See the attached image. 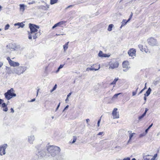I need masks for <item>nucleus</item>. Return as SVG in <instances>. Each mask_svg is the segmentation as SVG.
Returning <instances> with one entry per match:
<instances>
[{
    "mask_svg": "<svg viewBox=\"0 0 160 160\" xmlns=\"http://www.w3.org/2000/svg\"><path fill=\"white\" fill-rule=\"evenodd\" d=\"M29 27L30 32H28L29 39L31 40L32 37L33 39H35L41 35L40 31H38V30L39 28V26L29 23Z\"/></svg>",
    "mask_w": 160,
    "mask_h": 160,
    "instance_id": "obj_1",
    "label": "nucleus"
},
{
    "mask_svg": "<svg viewBox=\"0 0 160 160\" xmlns=\"http://www.w3.org/2000/svg\"><path fill=\"white\" fill-rule=\"evenodd\" d=\"M48 152L51 155L54 157L58 155L60 153L61 149L59 147L55 146H50L47 148Z\"/></svg>",
    "mask_w": 160,
    "mask_h": 160,
    "instance_id": "obj_2",
    "label": "nucleus"
},
{
    "mask_svg": "<svg viewBox=\"0 0 160 160\" xmlns=\"http://www.w3.org/2000/svg\"><path fill=\"white\" fill-rule=\"evenodd\" d=\"M26 67L24 66H20L18 67L14 68L12 71H10L8 73L9 74L12 73L20 75L23 74L26 71Z\"/></svg>",
    "mask_w": 160,
    "mask_h": 160,
    "instance_id": "obj_3",
    "label": "nucleus"
},
{
    "mask_svg": "<svg viewBox=\"0 0 160 160\" xmlns=\"http://www.w3.org/2000/svg\"><path fill=\"white\" fill-rule=\"evenodd\" d=\"M14 91L12 88L8 90L4 94L5 98L7 100L10 99L12 97H16V94L14 93Z\"/></svg>",
    "mask_w": 160,
    "mask_h": 160,
    "instance_id": "obj_4",
    "label": "nucleus"
},
{
    "mask_svg": "<svg viewBox=\"0 0 160 160\" xmlns=\"http://www.w3.org/2000/svg\"><path fill=\"white\" fill-rule=\"evenodd\" d=\"M108 65L109 69H114L118 67L119 63L118 61L112 60L109 62Z\"/></svg>",
    "mask_w": 160,
    "mask_h": 160,
    "instance_id": "obj_5",
    "label": "nucleus"
},
{
    "mask_svg": "<svg viewBox=\"0 0 160 160\" xmlns=\"http://www.w3.org/2000/svg\"><path fill=\"white\" fill-rule=\"evenodd\" d=\"M147 41L148 44L151 46H154L157 44V40L153 38L152 37L148 38Z\"/></svg>",
    "mask_w": 160,
    "mask_h": 160,
    "instance_id": "obj_6",
    "label": "nucleus"
},
{
    "mask_svg": "<svg viewBox=\"0 0 160 160\" xmlns=\"http://www.w3.org/2000/svg\"><path fill=\"white\" fill-rule=\"evenodd\" d=\"M122 66L124 68L123 71L124 72H127L130 68V67L129 66V62L127 61H125L123 62Z\"/></svg>",
    "mask_w": 160,
    "mask_h": 160,
    "instance_id": "obj_7",
    "label": "nucleus"
},
{
    "mask_svg": "<svg viewBox=\"0 0 160 160\" xmlns=\"http://www.w3.org/2000/svg\"><path fill=\"white\" fill-rule=\"evenodd\" d=\"M7 147V144H4L0 146V154L2 155L5 154V149Z\"/></svg>",
    "mask_w": 160,
    "mask_h": 160,
    "instance_id": "obj_8",
    "label": "nucleus"
},
{
    "mask_svg": "<svg viewBox=\"0 0 160 160\" xmlns=\"http://www.w3.org/2000/svg\"><path fill=\"white\" fill-rule=\"evenodd\" d=\"M117 108H114L112 111V115L113 119L118 118H119V113L117 112Z\"/></svg>",
    "mask_w": 160,
    "mask_h": 160,
    "instance_id": "obj_9",
    "label": "nucleus"
},
{
    "mask_svg": "<svg viewBox=\"0 0 160 160\" xmlns=\"http://www.w3.org/2000/svg\"><path fill=\"white\" fill-rule=\"evenodd\" d=\"M136 50L134 48L130 49L128 52V53L130 56L134 57L136 56Z\"/></svg>",
    "mask_w": 160,
    "mask_h": 160,
    "instance_id": "obj_10",
    "label": "nucleus"
},
{
    "mask_svg": "<svg viewBox=\"0 0 160 160\" xmlns=\"http://www.w3.org/2000/svg\"><path fill=\"white\" fill-rule=\"evenodd\" d=\"M35 139V138L34 135H30L28 137V142L29 143L32 144Z\"/></svg>",
    "mask_w": 160,
    "mask_h": 160,
    "instance_id": "obj_11",
    "label": "nucleus"
},
{
    "mask_svg": "<svg viewBox=\"0 0 160 160\" xmlns=\"http://www.w3.org/2000/svg\"><path fill=\"white\" fill-rule=\"evenodd\" d=\"M98 56L99 57L102 58H106V57H110V55L106 54L103 53V52L102 51H100L99 52L98 54Z\"/></svg>",
    "mask_w": 160,
    "mask_h": 160,
    "instance_id": "obj_12",
    "label": "nucleus"
},
{
    "mask_svg": "<svg viewBox=\"0 0 160 160\" xmlns=\"http://www.w3.org/2000/svg\"><path fill=\"white\" fill-rule=\"evenodd\" d=\"M7 48L8 49H12V50H15L16 48V47L15 45L10 44L7 46Z\"/></svg>",
    "mask_w": 160,
    "mask_h": 160,
    "instance_id": "obj_13",
    "label": "nucleus"
},
{
    "mask_svg": "<svg viewBox=\"0 0 160 160\" xmlns=\"http://www.w3.org/2000/svg\"><path fill=\"white\" fill-rule=\"evenodd\" d=\"M66 22L65 21H60L56 24H55L52 27V28L53 29L54 28L58 27V26H60L61 25L64 24Z\"/></svg>",
    "mask_w": 160,
    "mask_h": 160,
    "instance_id": "obj_14",
    "label": "nucleus"
},
{
    "mask_svg": "<svg viewBox=\"0 0 160 160\" xmlns=\"http://www.w3.org/2000/svg\"><path fill=\"white\" fill-rule=\"evenodd\" d=\"M10 65L11 66L13 67L18 66L20 64L19 62H15L13 61H12L9 63Z\"/></svg>",
    "mask_w": 160,
    "mask_h": 160,
    "instance_id": "obj_15",
    "label": "nucleus"
},
{
    "mask_svg": "<svg viewBox=\"0 0 160 160\" xmlns=\"http://www.w3.org/2000/svg\"><path fill=\"white\" fill-rule=\"evenodd\" d=\"M128 132L129 133V139L128 142V143H129L131 141L132 138L136 134L135 133H131V131H128Z\"/></svg>",
    "mask_w": 160,
    "mask_h": 160,
    "instance_id": "obj_16",
    "label": "nucleus"
},
{
    "mask_svg": "<svg viewBox=\"0 0 160 160\" xmlns=\"http://www.w3.org/2000/svg\"><path fill=\"white\" fill-rule=\"evenodd\" d=\"M100 68V67L98 66V68H94V66H91L90 68H87L86 69V71H97Z\"/></svg>",
    "mask_w": 160,
    "mask_h": 160,
    "instance_id": "obj_17",
    "label": "nucleus"
},
{
    "mask_svg": "<svg viewBox=\"0 0 160 160\" xmlns=\"http://www.w3.org/2000/svg\"><path fill=\"white\" fill-rule=\"evenodd\" d=\"M19 6L20 11L23 12L25 10V7H26L27 6L24 4H20Z\"/></svg>",
    "mask_w": 160,
    "mask_h": 160,
    "instance_id": "obj_18",
    "label": "nucleus"
},
{
    "mask_svg": "<svg viewBox=\"0 0 160 160\" xmlns=\"http://www.w3.org/2000/svg\"><path fill=\"white\" fill-rule=\"evenodd\" d=\"M14 25L15 26H18V28H19L20 27L22 28L25 25L23 22H18L14 24Z\"/></svg>",
    "mask_w": 160,
    "mask_h": 160,
    "instance_id": "obj_19",
    "label": "nucleus"
},
{
    "mask_svg": "<svg viewBox=\"0 0 160 160\" xmlns=\"http://www.w3.org/2000/svg\"><path fill=\"white\" fill-rule=\"evenodd\" d=\"M151 89L150 88H149L148 90L146 91V92L144 94V96H148L149 94H150V93H151Z\"/></svg>",
    "mask_w": 160,
    "mask_h": 160,
    "instance_id": "obj_20",
    "label": "nucleus"
},
{
    "mask_svg": "<svg viewBox=\"0 0 160 160\" xmlns=\"http://www.w3.org/2000/svg\"><path fill=\"white\" fill-rule=\"evenodd\" d=\"M122 94V93H117L115 94L112 98V100H114L116 99H117L118 97V96L119 95L121 94Z\"/></svg>",
    "mask_w": 160,
    "mask_h": 160,
    "instance_id": "obj_21",
    "label": "nucleus"
},
{
    "mask_svg": "<svg viewBox=\"0 0 160 160\" xmlns=\"http://www.w3.org/2000/svg\"><path fill=\"white\" fill-rule=\"evenodd\" d=\"M69 42H66L65 45L63 46V48L64 49V52H65L66 50L68 49V44Z\"/></svg>",
    "mask_w": 160,
    "mask_h": 160,
    "instance_id": "obj_22",
    "label": "nucleus"
},
{
    "mask_svg": "<svg viewBox=\"0 0 160 160\" xmlns=\"http://www.w3.org/2000/svg\"><path fill=\"white\" fill-rule=\"evenodd\" d=\"M39 154L41 156L43 157L45 155L46 152L43 150L40 151L39 152Z\"/></svg>",
    "mask_w": 160,
    "mask_h": 160,
    "instance_id": "obj_23",
    "label": "nucleus"
},
{
    "mask_svg": "<svg viewBox=\"0 0 160 160\" xmlns=\"http://www.w3.org/2000/svg\"><path fill=\"white\" fill-rule=\"evenodd\" d=\"M113 26V25L112 24H110L109 25L108 28V30L109 31H111L112 30V28Z\"/></svg>",
    "mask_w": 160,
    "mask_h": 160,
    "instance_id": "obj_24",
    "label": "nucleus"
},
{
    "mask_svg": "<svg viewBox=\"0 0 160 160\" xmlns=\"http://www.w3.org/2000/svg\"><path fill=\"white\" fill-rule=\"evenodd\" d=\"M143 51L146 53H150V51L148 50V49L147 48V47H145L144 48H143Z\"/></svg>",
    "mask_w": 160,
    "mask_h": 160,
    "instance_id": "obj_25",
    "label": "nucleus"
},
{
    "mask_svg": "<svg viewBox=\"0 0 160 160\" xmlns=\"http://www.w3.org/2000/svg\"><path fill=\"white\" fill-rule=\"evenodd\" d=\"M58 0H50V3L51 5H53L57 2Z\"/></svg>",
    "mask_w": 160,
    "mask_h": 160,
    "instance_id": "obj_26",
    "label": "nucleus"
},
{
    "mask_svg": "<svg viewBox=\"0 0 160 160\" xmlns=\"http://www.w3.org/2000/svg\"><path fill=\"white\" fill-rule=\"evenodd\" d=\"M151 156L149 155L144 156L143 157V159L144 160H149L150 158L149 157H150Z\"/></svg>",
    "mask_w": 160,
    "mask_h": 160,
    "instance_id": "obj_27",
    "label": "nucleus"
},
{
    "mask_svg": "<svg viewBox=\"0 0 160 160\" xmlns=\"http://www.w3.org/2000/svg\"><path fill=\"white\" fill-rule=\"evenodd\" d=\"M118 78H115L113 81L111 83V84H115L116 82L118 81Z\"/></svg>",
    "mask_w": 160,
    "mask_h": 160,
    "instance_id": "obj_28",
    "label": "nucleus"
},
{
    "mask_svg": "<svg viewBox=\"0 0 160 160\" xmlns=\"http://www.w3.org/2000/svg\"><path fill=\"white\" fill-rule=\"evenodd\" d=\"M127 23L126 19H123L121 22V24L124 26Z\"/></svg>",
    "mask_w": 160,
    "mask_h": 160,
    "instance_id": "obj_29",
    "label": "nucleus"
},
{
    "mask_svg": "<svg viewBox=\"0 0 160 160\" xmlns=\"http://www.w3.org/2000/svg\"><path fill=\"white\" fill-rule=\"evenodd\" d=\"M146 115L145 113H143L142 115L139 116L138 118V119L139 120H141Z\"/></svg>",
    "mask_w": 160,
    "mask_h": 160,
    "instance_id": "obj_30",
    "label": "nucleus"
},
{
    "mask_svg": "<svg viewBox=\"0 0 160 160\" xmlns=\"http://www.w3.org/2000/svg\"><path fill=\"white\" fill-rule=\"evenodd\" d=\"M138 48H139L140 49V50L142 51V52H143V46L142 45H141V44H139L138 45Z\"/></svg>",
    "mask_w": 160,
    "mask_h": 160,
    "instance_id": "obj_31",
    "label": "nucleus"
},
{
    "mask_svg": "<svg viewBox=\"0 0 160 160\" xmlns=\"http://www.w3.org/2000/svg\"><path fill=\"white\" fill-rule=\"evenodd\" d=\"M152 123L149 126V127L146 130H145V132L146 133H147L148 132L149 129L152 126Z\"/></svg>",
    "mask_w": 160,
    "mask_h": 160,
    "instance_id": "obj_32",
    "label": "nucleus"
},
{
    "mask_svg": "<svg viewBox=\"0 0 160 160\" xmlns=\"http://www.w3.org/2000/svg\"><path fill=\"white\" fill-rule=\"evenodd\" d=\"M77 140V137L75 136H74L73 137V141L72 142V143H74Z\"/></svg>",
    "mask_w": 160,
    "mask_h": 160,
    "instance_id": "obj_33",
    "label": "nucleus"
},
{
    "mask_svg": "<svg viewBox=\"0 0 160 160\" xmlns=\"http://www.w3.org/2000/svg\"><path fill=\"white\" fill-rule=\"evenodd\" d=\"M57 87V85L56 84H55L54 87H53V88L50 91L51 92H52L53 91H54L56 88Z\"/></svg>",
    "mask_w": 160,
    "mask_h": 160,
    "instance_id": "obj_34",
    "label": "nucleus"
},
{
    "mask_svg": "<svg viewBox=\"0 0 160 160\" xmlns=\"http://www.w3.org/2000/svg\"><path fill=\"white\" fill-rule=\"evenodd\" d=\"M2 108H4L5 107H7V105L5 103H2Z\"/></svg>",
    "mask_w": 160,
    "mask_h": 160,
    "instance_id": "obj_35",
    "label": "nucleus"
},
{
    "mask_svg": "<svg viewBox=\"0 0 160 160\" xmlns=\"http://www.w3.org/2000/svg\"><path fill=\"white\" fill-rule=\"evenodd\" d=\"M93 66H94V68H98V66H99L100 67V65H98V64L93 65Z\"/></svg>",
    "mask_w": 160,
    "mask_h": 160,
    "instance_id": "obj_36",
    "label": "nucleus"
},
{
    "mask_svg": "<svg viewBox=\"0 0 160 160\" xmlns=\"http://www.w3.org/2000/svg\"><path fill=\"white\" fill-rule=\"evenodd\" d=\"M2 110L4 112H7L8 110V108L7 107H5L4 108H2Z\"/></svg>",
    "mask_w": 160,
    "mask_h": 160,
    "instance_id": "obj_37",
    "label": "nucleus"
},
{
    "mask_svg": "<svg viewBox=\"0 0 160 160\" xmlns=\"http://www.w3.org/2000/svg\"><path fill=\"white\" fill-rule=\"evenodd\" d=\"M9 24H7V25H6L5 27V30H8L9 28Z\"/></svg>",
    "mask_w": 160,
    "mask_h": 160,
    "instance_id": "obj_38",
    "label": "nucleus"
},
{
    "mask_svg": "<svg viewBox=\"0 0 160 160\" xmlns=\"http://www.w3.org/2000/svg\"><path fill=\"white\" fill-rule=\"evenodd\" d=\"M7 59L8 60L9 64L12 61L10 59V57H7Z\"/></svg>",
    "mask_w": 160,
    "mask_h": 160,
    "instance_id": "obj_39",
    "label": "nucleus"
},
{
    "mask_svg": "<svg viewBox=\"0 0 160 160\" xmlns=\"http://www.w3.org/2000/svg\"><path fill=\"white\" fill-rule=\"evenodd\" d=\"M147 133H142V134H141L140 135H139V137L141 138V137H142L143 136H144Z\"/></svg>",
    "mask_w": 160,
    "mask_h": 160,
    "instance_id": "obj_40",
    "label": "nucleus"
},
{
    "mask_svg": "<svg viewBox=\"0 0 160 160\" xmlns=\"http://www.w3.org/2000/svg\"><path fill=\"white\" fill-rule=\"evenodd\" d=\"M102 117V116H101L100 117V119L98 121V127H99V126L100 123V121H101V118Z\"/></svg>",
    "mask_w": 160,
    "mask_h": 160,
    "instance_id": "obj_41",
    "label": "nucleus"
},
{
    "mask_svg": "<svg viewBox=\"0 0 160 160\" xmlns=\"http://www.w3.org/2000/svg\"><path fill=\"white\" fill-rule=\"evenodd\" d=\"M137 93L136 91H133L132 92V96H134L136 95Z\"/></svg>",
    "mask_w": 160,
    "mask_h": 160,
    "instance_id": "obj_42",
    "label": "nucleus"
},
{
    "mask_svg": "<svg viewBox=\"0 0 160 160\" xmlns=\"http://www.w3.org/2000/svg\"><path fill=\"white\" fill-rule=\"evenodd\" d=\"M63 66H64V65H63V64L60 65L58 68H59V69H60L62 68L63 67Z\"/></svg>",
    "mask_w": 160,
    "mask_h": 160,
    "instance_id": "obj_43",
    "label": "nucleus"
},
{
    "mask_svg": "<svg viewBox=\"0 0 160 160\" xmlns=\"http://www.w3.org/2000/svg\"><path fill=\"white\" fill-rule=\"evenodd\" d=\"M35 3V1H32L31 2H28V4H33Z\"/></svg>",
    "mask_w": 160,
    "mask_h": 160,
    "instance_id": "obj_44",
    "label": "nucleus"
},
{
    "mask_svg": "<svg viewBox=\"0 0 160 160\" xmlns=\"http://www.w3.org/2000/svg\"><path fill=\"white\" fill-rule=\"evenodd\" d=\"M130 160V159L129 158H124L123 159V160Z\"/></svg>",
    "mask_w": 160,
    "mask_h": 160,
    "instance_id": "obj_45",
    "label": "nucleus"
},
{
    "mask_svg": "<svg viewBox=\"0 0 160 160\" xmlns=\"http://www.w3.org/2000/svg\"><path fill=\"white\" fill-rule=\"evenodd\" d=\"M69 107V106L68 105H67L66 107L65 108H64V109L63 110V111H64L65 110L68 109V108Z\"/></svg>",
    "mask_w": 160,
    "mask_h": 160,
    "instance_id": "obj_46",
    "label": "nucleus"
},
{
    "mask_svg": "<svg viewBox=\"0 0 160 160\" xmlns=\"http://www.w3.org/2000/svg\"><path fill=\"white\" fill-rule=\"evenodd\" d=\"M11 112H12V113H13L14 112V111L13 109L12 108H11Z\"/></svg>",
    "mask_w": 160,
    "mask_h": 160,
    "instance_id": "obj_47",
    "label": "nucleus"
},
{
    "mask_svg": "<svg viewBox=\"0 0 160 160\" xmlns=\"http://www.w3.org/2000/svg\"><path fill=\"white\" fill-rule=\"evenodd\" d=\"M60 103H59L58 105V107H57V108L56 109V111H57L58 110V108H59V107L60 106Z\"/></svg>",
    "mask_w": 160,
    "mask_h": 160,
    "instance_id": "obj_48",
    "label": "nucleus"
},
{
    "mask_svg": "<svg viewBox=\"0 0 160 160\" xmlns=\"http://www.w3.org/2000/svg\"><path fill=\"white\" fill-rule=\"evenodd\" d=\"M72 92H70L69 93L67 96V97L68 98L72 94Z\"/></svg>",
    "mask_w": 160,
    "mask_h": 160,
    "instance_id": "obj_49",
    "label": "nucleus"
},
{
    "mask_svg": "<svg viewBox=\"0 0 160 160\" xmlns=\"http://www.w3.org/2000/svg\"><path fill=\"white\" fill-rule=\"evenodd\" d=\"M103 133V132H100L98 134V135H102Z\"/></svg>",
    "mask_w": 160,
    "mask_h": 160,
    "instance_id": "obj_50",
    "label": "nucleus"
},
{
    "mask_svg": "<svg viewBox=\"0 0 160 160\" xmlns=\"http://www.w3.org/2000/svg\"><path fill=\"white\" fill-rule=\"evenodd\" d=\"M148 109L147 108H146L145 111L144 113H145V114H146V112L148 111Z\"/></svg>",
    "mask_w": 160,
    "mask_h": 160,
    "instance_id": "obj_51",
    "label": "nucleus"
},
{
    "mask_svg": "<svg viewBox=\"0 0 160 160\" xmlns=\"http://www.w3.org/2000/svg\"><path fill=\"white\" fill-rule=\"evenodd\" d=\"M3 65V63L2 62H0V68Z\"/></svg>",
    "mask_w": 160,
    "mask_h": 160,
    "instance_id": "obj_52",
    "label": "nucleus"
},
{
    "mask_svg": "<svg viewBox=\"0 0 160 160\" xmlns=\"http://www.w3.org/2000/svg\"><path fill=\"white\" fill-rule=\"evenodd\" d=\"M86 122L87 123H88V124H89L88 123V122H89L90 120L89 119H87L86 120Z\"/></svg>",
    "mask_w": 160,
    "mask_h": 160,
    "instance_id": "obj_53",
    "label": "nucleus"
},
{
    "mask_svg": "<svg viewBox=\"0 0 160 160\" xmlns=\"http://www.w3.org/2000/svg\"><path fill=\"white\" fill-rule=\"evenodd\" d=\"M144 91V89H142V90L139 92V93H138V95H139V94H141L142 92Z\"/></svg>",
    "mask_w": 160,
    "mask_h": 160,
    "instance_id": "obj_54",
    "label": "nucleus"
},
{
    "mask_svg": "<svg viewBox=\"0 0 160 160\" xmlns=\"http://www.w3.org/2000/svg\"><path fill=\"white\" fill-rule=\"evenodd\" d=\"M132 15H133V13L132 12L131 13L130 15V16L129 18H131L132 17Z\"/></svg>",
    "mask_w": 160,
    "mask_h": 160,
    "instance_id": "obj_55",
    "label": "nucleus"
},
{
    "mask_svg": "<svg viewBox=\"0 0 160 160\" xmlns=\"http://www.w3.org/2000/svg\"><path fill=\"white\" fill-rule=\"evenodd\" d=\"M35 98H34V99H33L31 100L30 102H32L34 101H35Z\"/></svg>",
    "mask_w": 160,
    "mask_h": 160,
    "instance_id": "obj_56",
    "label": "nucleus"
},
{
    "mask_svg": "<svg viewBox=\"0 0 160 160\" xmlns=\"http://www.w3.org/2000/svg\"><path fill=\"white\" fill-rule=\"evenodd\" d=\"M73 6L72 5H69V6H68L67 7V8H70L71 7H72Z\"/></svg>",
    "mask_w": 160,
    "mask_h": 160,
    "instance_id": "obj_57",
    "label": "nucleus"
},
{
    "mask_svg": "<svg viewBox=\"0 0 160 160\" xmlns=\"http://www.w3.org/2000/svg\"><path fill=\"white\" fill-rule=\"evenodd\" d=\"M131 19V18H129L127 20H126V21L127 22H128L129 21H130Z\"/></svg>",
    "mask_w": 160,
    "mask_h": 160,
    "instance_id": "obj_58",
    "label": "nucleus"
},
{
    "mask_svg": "<svg viewBox=\"0 0 160 160\" xmlns=\"http://www.w3.org/2000/svg\"><path fill=\"white\" fill-rule=\"evenodd\" d=\"M39 89H38L37 90V96L38 95V92L39 91Z\"/></svg>",
    "mask_w": 160,
    "mask_h": 160,
    "instance_id": "obj_59",
    "label": "nucleus"
},
{
    "mask_svg": "<svg viewBox=\"0 0 160 160\" xmlns=\"http://www.w3.org/2000/svg\"><path fill=\"white\" fill-rule=\"evenodd\" d=\"M60 69H59L58 68L57 70L56 71V73H58Z\"/></svg>",
    "mask_w": 160,
    "mask_h": 160,
    "instance_id": "obj_60",
    "label": "nucleus"
},
{
    "mask_svg": "<svg viewBox=\"0 0 160 160\" xmlns=\"http://www.w3.org/2000/svg\"><path fill=\"white\" fill-rule=\"evenodd\" d=\"M146 97L147 96H144V99L145 101H146V99H147V98H146Z\"/></svg>",
    "mask_w": 160,
    "mask_h": 160,
    "instance_id": "obj_61",
    "label": "nucleus"
},
{
    "mask_svg": "<svg viewBox=\"0 0 160 160\" xmlns=\"http://www.w3.org/2000/svg\"><path fill=\"white\" fill-rule=\"evenodd\" d=\"M154 159H155V158L153 157V158H152L151 159V160H154Z\"/></svg>",
    "mask_w": 160,
    "mask_h": 160,
    "instance_id": "obj_62",
    "label": "nucleus"
},
{
    "mask_svg": "<svg viewBox=\"0 0 160 160\" xmlns=\"http://www.w3.org/2000/svg\"><path fill=\"white\" fill-rule=\"evenodd\" d=\"M123 26H123V25H122V24H121V27H120V28L121 29V28H122V27H123Z\"/></svg>",
    "mask_w": 160,
    "mask_h": 160,
    "instance_id": "obj_63",
    "label": "nucleus"
},
{
    "mask_svg": "<svg viewBox=\"0 0 160 160\" xmlns=\"http://www.w3.org/2000/svg\"><path fill=\"white\" fill-rule=\"evenodd\" d=\"M7 69H8V70H10V68H9V67H7Z\"/></svg>",
    "mask_w": 160,
    "mask_h": 160,
    "instance_id": "obj_64",
    "label": "nucleus"
}]
</instances>
